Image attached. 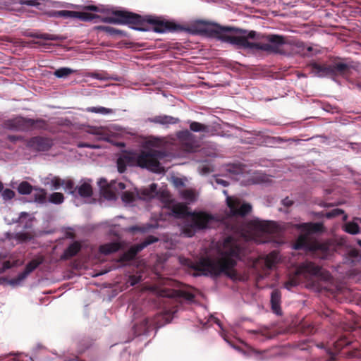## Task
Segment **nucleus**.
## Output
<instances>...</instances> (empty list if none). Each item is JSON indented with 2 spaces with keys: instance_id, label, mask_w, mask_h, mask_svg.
<instances>
[{
  "instance_id": "1",
  "label": "nucleus",
  "mask_w": 361,
  "mask_h": 361,
  "mask_svg": "<svg viewBox=\"0 0 361 361\" xmlns=\"http://www.w3.org/2000/svg\"><path fill=\"white\" fill-rule=\"evenodd\" d=\"M220 35L217 38L224 42L236 46L238 48L261 50L268 53L290 54L300 52L303 47L301 42H293L279 35L260 36L256 31L221 25Z\"/></svg>"
},
{
  "instance_id": "45",
  "label": "nucleus",
  "mask_w": 361,
  "mask_h": 361,
  "mask_svg": "<svg viewBox=\"0 0 361 361\" xmlns=\"http://www.w3.org/2000/svg\"><path fill=\"white\" fill-rule=\"evenodd\" d=\"M182 196L184 199L192 201L195 198L194 192L192 190H184L182 192Z\"/></svg>"
},
{
  "instance_id": "50",
  "label": "nucleus",
  "mask_w": 361,
  "mask_h": 361,
  "mask_svg": "<svg viewBox=\"0 0 361 361\" xmlns=\"http://www.w3.org/2000/svg\"><path fill=\"white\" fill-rule=\"evenodd\" d=\"M84 10L85 11H94L98 13H106V10L104 8H101L97 6L94 5H89L84 7Z\"/></svg>"
},
{
  "instance_id": "16",
  "label": "nucleus",
  "mask_w": 361,
  "mask_h": 361,
  "mask_svg": "<svg viewBox=\"0 0 361 361\" xmlns=\"http://www.w3.org/2000/svg\"><path fill=\"white\" fill-rule=\"evenodd\" d=\"M161 295L167 298H181L188 301H192L195 299V295L185 290H169L164 289L161 292Z\"/></svg>"
},
{
  "instance_id": "36",
  "label": "nucleus",
  "mask_w": 361,
  "mask_h": 361,
  "mask_svg": "<svg viewBox=\"0 0 361 361\" xmlns=\"http://www.w3.org/2000/svg\"><path fill=\"white\" fill-rule=\"evenodd\" d=\"M42 258L34 259L27 264L25 269L30 274L42 263Z\"/></svg>"
},
{
  "instance_id": "51",
  "label": "nucleus",
  "mask_w": 361,
  "mask_h": 361,
  "mask_svg": "<svg viewBox=\"0 0 361 361\" xmlns=\"http://www.w3.org/2000/svg\"><path fill=\"white\" fill-rule=\"evenodd\" d=\"M152 228H153L152 225H147L146 227L145 226L141 227V226H133L131 228V230L133 231H140V232L144 233V232L148 231Z\"/></svg>"
},
{
  "instance_id": "35",
  "label": "nucleus",
  "mask_w": 361,
  "mask_h": 361,
  "mask_svg": "<svg viewBox=\"0 0 361 361\" xmlns=\"http://www.w3.org/2000/svg\"><path fill=\"white\" fill-rule=\"evenodd\" d=\"M345 231L352 235L357 234L360 232V227L357 223L348 222L345 225Z\"/></svg>"
},
{
  "instance_id": "33",
  "label": "nucleus",
  "mask_w": 361,
  "mask_h": 361,
  "mask_svg": "<svg viewBox=\"0 0 361 361\" xmlns=\"http://www.w3.org/2000/svg\"><path fill=\"white\" fill-rule=\"evenodd\" d=\"M86 111L87 112H92L95 114H109L113 113V110L111 109L105 108L103 106H98V107H88L87 108Z\"/></svg>"
},
{
  "instance_id": "10",
  "label": "nucleus",
  "mask_w": 361,
  "mask_h": 361,
  "mask_svg": "<svg viewBox=\"0 0 361 361\" xmlns=\"http://www.w3.org/2000/svg\"><path fill=\"white\" fill-rule=\"evenodd\" d=\"M46 122L42 119L34 120L21 116L6 120L4 122L5 128L16 131H28L32 128H44Z\"/></svg>"
},
{
  "instance_id": "7",
  "label": "nucleus",
  "mask_w": 361,
  "mask_h": 361,
  "mask_svg": "<svg viewBox=\"0 0 361 361\" xmlns=\"http://www.w3.org/2000/svg\"><path fill=\"white\" fill-rule=\"evenodd\" d=\"M323 274L320 266L314 262L306 261L298 265L294 274L290 275L284 283V287L290 290L301 283L302 278L309 280L312 276H322Z\"/></svg>"
},
{
  "instance_id": "4",
  "label": "nucleus",
  "mask_w": 361,
  "mask_h": 361,
  "mask_svg": "<svg viewBox=\"0 0 361 361\" xmlns=\"http://www.w3.org/2000/svg\"><path fill=\"white\" fill-rule=\"evenodd\" d=\"M167 156L164 150L148 149L140 153L126 152L117 159V168L122 173L126 170V166H139L149 169L153 172H160L159 161Z\"/></svg>"
},
{
  "instance_id": "20",
  "label": "nucleus",
  "mask_w": 361,
  "mask_h": 361,
  "mask_svg": "<svg viewBox=\"0 0 361 361\" xmlns=\"http://www.w3.org/2000/svg\"><path fill=\"white\" fill-rule=\"evenodd\" d=\"M298 228L302 231L306 232L307 234L319 233L324 231V225L322 223H303L298 226Z\"/></svg>"
},
{
  "instance_id": "13",
  "label": "nucleus",
  "mask_w": 361,
  "mask_h": 361,
  "mask_svg": "<svg viewBox=\"0 0 361 361\" xmlns=\"http://www.w3.org/2000/svg\"><path fill=\"white\" fill-rule=\"evenodd\" d=\"M250 226L256 231L267 233H276L278 231V226L274 221L254 219L250 222Z\"/></svg>"
},
{
  "instance_id": "41",
  "label": "nucleus",
  "mask_w": 361,
  "mask_h": 361,
  "mask_svg": "<svg viewBox=\"0 0 361 361\" xmlns=\"http://www.w3.org/2000/svg\"><path fill=\"white\" fill-rule=\"evenodd\" d=\"M283 37H285V36H283ZM286 38L287 39H288L289 41H290V42H301V43H302V44H303V47H301V48H300V52L293 53V54H290L289 55H294V54H305V49H307V51L308 52H311V51H312V49H312V47H310V46H309V47H305V44H304V42H301V41L290 39H289V38H288V37H286Z\"/></svg>"
},
{
  "instance_id": "5",
  "label": "nucleus",
  "mask_w": 361,
  "mask_h": 361,
  "mask_svg": "<svg viewBox=\"0 0 361 361\" xmlns=\"http://www.w3.org/2000/svg\"><path fill=\"white\" fill-rule=\"evenodd\" d=\"M171 210L178 218L188 217L181 228L182 233L188 238L194 236L198 231L209 228L215 219L213 215L205 212H189L188 206L183 203L173 204Z\"/></svg>"
},
{
  "instance_id": "26",
  "label": "nucleus",
  "mask_w": 361,
  "mask_h": 361,
  "mask_svg": "<svg viewBox=\"0 0 361 361\" xmlns=\"http://www.w3.org/2000/svg\"><path fill=\"white\" fill-rule=\"evenodd\" d=\"M63 179H61L59 176L50 175L44 178L43 183L44 185H50L52 190H58L60 187L63 186Z\"/></svg>"
},
{
  "instance_id": "2",
  "label": "nucleus",
  "mask_w": 361,
  "mask_h": 361,
  "mask_svg": "<svg viewBox=\"0 0 361 361\" xmlns=\"http://www.w3.org/2000/svg\"><path fill=\"white\" fill-rule=\"evenodd\" d=\"M240 255V247L238 245H232L222 253V257L219 259L201 257L197 261L191 262L189 267L197 271L196 276L216 278L224 274L233 281L241 280L235 269Z\"/></svg>"
},
{
  "instance_id": "14",
  "label": "nucleus",
  "mask_w": 361,
  "mask_h": 361,
  "mask_svg": "<svg viewBox=\"0 0 361 361\" xmlns=\"http://www.w3.org/2000/svg\"><path fill=\"white\" fill-rule=\"evenodd\" d=\"M177 137L181 143L182 149L187 152H193L195 150L194 135L188 130L180 131Z\"/></svg>"
},
{
  "instance_id": "61",
  "label": "nucleus",
  "mask_w": 361,
  "mask_h": 361,
  "mask_svg": "<svg viewBox=\"0 0 361 361\" xmlns=\"http://www.w3.org/2000/svg\"><path fill=\"white\" fill-rule=\"evenodd\" d=\"M216 181L217 183L221 184L225 187L228 185V183L225 180L217 178Z\"/></svg>"
},
{
  "instance_id": "22",
  "label": "nucleus",
  "mask_w": 361,
  "mask_h": 361,
  "mask_svg": "<svg viewBox=\"0 0 361 361\" xmlns=\"http://www.w3.org/2000/svg\"><path fill=\"white\" fill-rule=\"evenodd\" d=\"M152 321L149 318H145L139 324L134 326L135 334L137 336L147 334L152 327Z\"/></svg>"
},
{
  "instance_id": "39",
  "label": "nucleus",
  "mask_w": 361,
  "mask_h": 361,
  "mask_svg": "<svg viewBox=\"0 0 361 361\" xmlns=\"http://www.w3.org/2000/svg\"><path fill=\"white\" fill-rule=\"evenodd\" d=\"M158 238L154 235L147 236L142 243H139V246L142 249V250L146 247L147 246L158 241Z\"/></svg>"
},
{
  "instance_id": "56",
  "label": "nucleus",
  "mask_w": 361,
  "mask_h": 361,
  "mask_svg": "<svg viewBox=\"0 0 361 361\" xmlns=\"http://www.w3.org/2000/svg\"><path fill=\"white\" fill-rule=\"evenodd\" d=\"M282 204L285 206V207H290L293 204V201H292L290 199H289L288 197H286L284 199L282 200Z\"/></svg>"
},
{
  "instance_id": "43",
  "label": "nucleus",
  "mask_w": 361,
  "mask_h": 361,
  "mask_svg": "<svg viewBox=\"0 0 361 361\" xmlns=\"http://www.w3.org/2000/svg\"><path fill=\"white\" fill-rule=\"evenodd\" d=\"M342 214H343V211L341 209L336 208V209H332L330 212H326L324 214V216L326 217L327 219H332L336 216H338Z\"/></svg>"
},
{
  "instance_id": "9",
  "label": "nucleus",
  "mask_w": 361,
  "mask_h": 361,
  "mask_svg": "<svg viewBox=\"0 0 361 361\" xmlns=\"http://www.w3.org/2000/svg\"><path fill=\"white\" fill-rule=\"evenodd\" d=\"M221 29H222L221 25L218 23L203 19H196L191 20L183 30L192 35H207L217 38L218 35H220Z\"/></svg>"
},
{
  "instance_id": "55",
  "label": "nucleus",
  "mask_w": 361,
  "mask_h": 361,
  "mask_svg": "<svg viewBox=\"0 0 361 361\" xmlns=\"http://www.w3.org/2000/svg\"><path fill=\"white\" fill-rule=\"evenodd\" d=\"M8 140L12 142H16L18 140H23V136L21 135H10L8 136Z\"/></svg>"
},
{
  "instance_id": "64",
  "label": "nucleus",
  "mask_w": 361,
  "mask_h": 361,
  "mask_svg": "<svg viewBox=\"0 0 361 361\" xmlns=\"http://www.w3.org/2000/svg\"><path fill=\"white\" fill-rule=\"evenodd\" d=\"M66 236H67L68 238H74L75 235V233H72V232H68V233H66Z\"/></svg>"
},
{
  "instance_id": "42",
  "label": "nucleus",
  "mask_w": 361,
  "mask_h": 361,
  "mask_svg": "<svg viewBox=\"0 0 361 361\" xmlns=\"http://www.w3.org/2000/svg\"><path fill=\"white\" fill-rule=\"evenodd\" d=\"M75 13L74 11H67V10H61L59 11L58 15L59 18H75Z\"/></svg>"
},
{
  "instance_id": "25",
  "label": "nucleus",
  "mask_w": 361,
  "mask_h": 361,
  "mask_svg": "<svg viewBox=\"0 0 361 361\" xmlns=\"http://www.w3.org/2000/svg\"><path fill=\"white\" fill-rule=\"evenodd\" d=\"M97 30L103 31L111 37H126V32L123 30L110 26L99 25L96 27Z\"/></svg>"
},
{
  "instance_id": "17",
  "label": "nucleus",
  "mask_w": 361,
  "mask_h": 361,
  "mask_svg": "<svg viewBox=\"0 0 361 361\" xmlns=\"http://www.w3.org/2000/svg\"><path fill=\"white\" fill-rule=\"evenodd\" d=\"M147 121L154 124L168 126L178 123L179 122V119L171 116L158 115L152 118H148Z\"/></svg>"
},
{
  "instance_id": "31",
  "label": "nucleus",
  "mask_w": 361,
  "mask_h": 361,
  "mask_svg": "<svg viewBox=\"0 0 361 361\" xmlns=\"http://www.w3.org/2000/svg\"><path fill=\"white\" fill-rule=\"evenodd\" d=\"M32 186L27 181L20 183L18 188V191L22 195H29L32 191Z\"/></svg>"
},
{
  "instance_id": "48",
  "label": "nucleus",
  "mask_w": 361,
  "mask_h": 361,
  "mask_svg": "<svg viewBox=\"0 0 361 361\" xmlns=\"http://www.w3.org/2000/svg\"><path fill=\"white\" fill-rule=\"evenodd\" d=\"M21 5H27L30 6H37L39 5V0H18Z\"/></svg>"
},
{
  "instance_id": "52",
  "label": "nucleus",
  "mask_w": 361,
  "mask_h": 361,
  "mask_svg": "<svg viewBox=\"0 0 361 361\" xmlns=\"http://www.w3.org/2000/svg\"><path fill=\"white\" fill-rule=\"evenodd\" d=\"M40 38L46 40H56L59 37L56 35L48 33H44L40 35Z\"/></svg>"
},
{
  "instance_id": "57",
  "label": "nucleus",
  "mask_w": 361,
  "mask_h": 361,
  "mask_svg": "<svg viewBox=\"0 0 361 361\" xmlns=\"http://www.w3.org/2000/svg\"><path fill=\"white\" fill-rule=\"evenodd\" d=\"M349 255L352 257H357L359 256V251L357 250H352L349 252Z\"/></svg>"
},
{
  "instance_id": "21",
  "label": "nucleus",
  "mask_w": 361,
  "mask_h": 361,
  "mask_svg": "<svg viewBox=\"0 0 361 361\" xmlns=\"http://www.w3.org/2000/svg\"><path fill=\"white\" fill-rule=\"evenodd\" d=\"M81 243L78 241H74L64 250L61 256V259L68 260L75 257L81 250Z\"/></svg>"
},
{
  "instance_id": "40",
  "label": "nucleus",
  "mask_w": 361,
  "mask_h": 361,
  "mask_svg": "<svg viewBox=\"0 0 361 361\" xmlns=\"http://www.w3.org/2000/svg\"><path fill=\"white\" fill-rule=\"evenodd\" d=\"M30 274V273L25 269L23 271L19 273L18 276L13 279L11 281V284H18L20 281H23L25 279L27 278V276Z\"/></svg>"
},
{
  "instance_id": "27",
  "label": "nucleus",
  "mask_w": 361,
  "mask_h": 361,
  "mask_svg": "<svg viewBox=\"0 0 361 361\" xmlns=\"http://www.w3.org/2000/svg\"><path fill=\"white\" fill-rule=\"evenodd\" d=\"M279 253L274 250L266 255L264 259L265 266L267 269H271L276 264L279 262Z\"/></svg>"
},
{
  "instance_id": "30",
  "label": "nucleus",
  "mask_w": 361,
  "mask_h": 361,
  "mask_svg": "<svg viewBox=\"0 0 361 361\" xmlns=\"http://www.w3.org/2000/svg\"><path fill=\"white\" fill-rule=\"evenodd\" d=\"M317 346L323 350L325 361H336L335 353L330 348H325L323 343L317 344Z\"/></svg>"
},
{
  "instance_id": "38",
  "label": "nucleus",
  "mask_w": 361,
  "mask_h": 361,
  "mask_svg": "<svg viewBox=\"0 0 361 361\" xmlns=\"http://www.w3.org/2000/svg\"><path fill=\"white\" fill-rule=\"evenodd\" d=\"M39 192L34 195L35 201L39 203H44L47 197V192L44 189H36Z\"/></svg>"
},
{
  "instance_id": "6",
  "label": "nucleus",
  "mask_w": 361,
  "mask_h": 361,
  "mask_svg": "<svg viewBox=\"0 0 361 361\" xmlns=\"http://www.w3.org/2000/svg\"><path fill=\"white\" fill-rule=\"evenodd\" d=\"M307 67L310 69V73L313 76L334 78L349 75L352 66L343 62L341 59H336L329 64L311 61Z\"/></svg>"
},
{
  "instance_id": "49",
  "label": "nucleus",
  "mask_w": 361,
  "mask_h": 361,
  "mask_svg": "<svg viewBox=\"0 0 361 361\" xmlns=\"http://www.w3.org/2000/svg\"><path fill=\"white\" fill-rule=\"evenodd\" d=\"M16 238L20 241H27L31 239V235L27 233H18Z\"/></svg>"
},
{
  "instance_id": "34",
  "label": "nucleus",
  "mask_w": 361,
  "mask_h": 361,
  "mask_svg": "<svg viewBox=\"0 0 361 361\" xmlns=\"http://www.w3.org/2000/svg\"><path fill=\"white\" fill-rule=\"evenodd\" d=\"M49 201L55 204H59L63 202L64 196L61 192H55L50 195Z\"/></svg>"
},
{
  "instance_id": "53",
  "label": "nucleus",
  "mask_w": 361,
  "mask_h": 361,
  "mask_svg": "<svg viewBox=\"0 0 361 361\" xmlns=\"http://www.w3.org/2000/svg\"><path fill=\"white\" fill-rule=\"evenodd\" d=\"M140 281V276H136L135 275H132L129 277V281L128 282L130 283V286H133L135 285H136L137 283H138Z\"/></svg>"
},
{
  "instance_id": "59",
  "label": "nucleus",
  "mask_w": 361,
  "mask_h": 361,
  "mask_svg": "<svg viewBox=\"0 0 361 361\" xmlns=\"http://www.w3.org/2000/svg\"><path fill=\"white\" fill-rule=\"evenodd\" d=\"M58 13H59V11H51L48 13V15L50 17L59 18Z\"/></svg>"
},
{
  "instance_id": "15",
  "label": "nucleus",
  "mask_w": 361,
  "mask_h": 361,
  "mask_svg": "<svg viewBox=\"0 0 361 361\" xmlns=\"http://www.w3.org/2000/svg\"><path fill=\"white\" fill-rule=\"evenodd\" d=\"M190 130L195 133H203L205 136H212L216 134V129L210 125H205L197 121L190 122Z\"/></svg>"
},
{
  "instance_id": "8",
  "label": "nucleus",
  "mask_w": 361,
  "mask_h": 361,
  "mask_svg": "<svg viewBox=\"0 0 361 361\" xmlns=\"http://www.w3.org/2000/svg\"><path fill=\"white\" fill-rule=\"evenodd\" d=\"M293 247L295 250L312 252L322 259L327 258L330 255V249L328 244L313 240L307 234L300 235L293 243Z\"/></svg>"
},
{
  "instance_id": "37",
  "label": "nucleus",
  "mask_w": 361,
  "mask_h": 361,
  "mask_svg": "<svg viewBox=\"0 0 361 361\" xmlns=\"http://www.w3.org/2000/svg\"><path fill=\"white\" fill-rule=\"evenodd\" d=\"M62 187H64L66 190L73 195L75 193L76 190V188H75V183L71 179H63Z\"/></svg>"
},
{
  "instance_id": "58",
  "label": "nucleus",
  "mask_w": 361,
  "mask_h": 361,
  "mask_svg": "<svg viewBox=\"0 0 361 361\" xmlns=\"http://www.w3.org/2000/svg\"><path fill=\"white\" fill-rule=\"evenodd\" d=\"M1 267L6 271L11 267V264L9 261H6L3 263Z\"/></svg>"
},
{
  "instance_id": "44",
  "label": "nucleus",
  "mask_w": 361,
  "mask_h": 361,
  "mask_svg": "<svg viewBox=\"0 0 361 361\" xmlns=\"http://www.w3.org/2000/svg\"><path fill=\"white\" fill-rule=\"evenodd\" d=\"M122 200L126 203H131L135 201V195L133 192L126 191L122 195Z\"/></svg>"
},
{
  "instance_id": "63",
  "label": "nucleus",
  "mask_w": 361,
  "mask_h": 361,
  "mask_svg": "<svg viewBox=\"0 0 361 361\" xmlns=\"http://www.w3.org/2000/svg\"><path fill=\"white\" fill-rule=\"evenodd\" d=\"M79 147H89V148H96L94 145H89V144H79Z\"/></svg>"
},
{
  "instance_id": "32",
  "label": "nucleus",
  "mask_w": 361,
  "mask_h": 361,
  "mask_svg": "<svg viewBox=\"0 0 361 361\" xmlns=\"http://www.w3.org/2000/svg\"><path fill=\"white\" fill-rule=\"evenodd\" d=\"M74 71L73 69L63 67L56 70L54 73V75L59 78H63L68 77Z\"/></svg>"
},
{
  "instance_id": "11",
  "label": "nucleus",
  "mask_w": 361,
  "mask_h": 361,
  "mask_svg": "<svg viewBox=\"0 0 361 361\" xmlns=\"http://www.w3.org/2000/svg\"><path fill=\"white\" fill-rule=\"evenodd\" d=\"M226 204L230 209L231 216L244 217L250 213L252 209L250 203H242L240 199L234 197H227Z\"/></svg>"
},
{
  "instance_id": "18",
  "label": "nucleus",
  "mask_w": 361,
  "mask_h": 361,
  "mask_svg": "<svg viewBox=\"0 0 361 361\" xmlns=\"http://www.w3.org/2000/svg\"><path fill=\"white\" fill-rule=\"evenodd\" d=\"M157 185L156 183H152L148 188H144L137 190V195L140 200H149L157 196Z\"/></svg>"
},
{
  "instance_id": "23",
  "label": "nucleus",
  "mask_w": 361,
  "mask_h": 361,
  "mask_svg": "<svg viewBox=\"0 0 361 361\" xmlns=\"http://www.w3.org/2000/svg\"><path fill=\"white\" fill-rule=\"evenodd\" d=\"M141 250L142 249L138 244L132 246L120 257L119 262H128L133 260Z\"/></svg>"
},
{
  "instance_id": "60",
  "label": "nucleus",
  "mask_w": 361,
  "mask_h": 361,
  "mask_svg": "<svg viewBox=\"0 0 361 361\" xmlns=\"http://www.w3.org/2000/svg\"><path fill=\"white\" fill-rule=\"evenodd\" d=\"M211 169L209 166H202V169H201V172L203 173V174H207V173H209L211 172Z\"/></svg>"
},
{
  "instance_id": "46",
  "label": "nucleus",
  "mask_w": 361,
  "mask_h": 361,
  "mask_svg": "<svg viewBox=\"0 0 361 361\" xmlns=\"http://www.w3.org/2000/svg\"><path fill=\"white\" fill-rule=\"evenodd\" d=\"M349 343V341H346L345 338H343L335 342L334 347L336 348V350L338 351L340 350V349H341L345 345H348Z\"/></svg>"
},
{
  "instance_id": "62",
  "label": "nucleus",
  "mask_w": 361,
  "mask_h": 361,
  "mask_svg": "<svg viewBox=\"0 0 361 361\" xmlns=\"http://www.w3.org/2000/svg\"><path fill=\"white\" fill-rule=\"evenodd\" d=\"M306 331L309 334H314L315 332L314 326H312V324H309L307 326V329L306 330Z\"/></svg>"
},
{
  "instance_id": "28",
  "label": "nucleus",
  "mask_w": 361,
  "mask_h": 361,
  "mask_svg": "<svg viewBox=\"0 0 361 361\" xmlns=\"http://www.w3.org/2000/svg\"><path fill=\"white\" fill-rule=\"evenodd\" d=\"M104 17H100L99 15L90 13L88 12H79L76 11L75 13V18H78L83 22H91L96 19H99L100 21L103 22L102 20Z\"/></svg>"
},
{
  "instance_id": "47",
  "label": "nucleus",
  "mask_w": 361,
  "mask_h": 361,
  "mask_svg": "<svg viewBox=\"0 0 361 361\" xmlns=\"http://www.w3.org/2000/svg\"><path fill=\"white\" fill-rule=\"evenodd\" d=\"M15 196V192L11 189H6L2 192V197L5 200H11Z\"/></svg>"
},
{
  "instance_id": "54",
  "label": "nucleus",
  "mask_w": 361,
  "mask_h": 361,
  "mask_svg": "<svg viewBox=\"0 0 361 361\" xmlns=\"http://www.w3.org/2000/svg\"><path fill=\"white\" fill-rule=\"evenodd\" d=\"M111 187L115 188V189H118V190H124L126 188V185L125 183H116V182H113L111 183Z\"/></svg>"
},
{
  "instance_id": "24",
  "label": "nucleus",
  "mask_w": 361,
  "mask_h": 361,
  "mask_svg": "<svg viewBox=\"0 0 361 361\" xmlns=\"http://www.w3.org/2000/svg\"><path fill=\"white\" fill-rule=\"evenodd\" d=\"M121 247V243L117 242H111L100 245L99 247V251L100 253L107 255L118 251Z\"/></svg>"
},
{
  "instance_id": "19",
  "label": "nucleus",
  "mask_w": 361,
  "mask_h": 361,
  "mask_svg": "<svg viewBox=\"0 0 361 361\" xmlns=\"http://www.w3.org/2000/svg\"><path fill=\"white\" fill-rule=\"evenodd\" d=\"M271 307L274 313L281 315L282 314L281 303V293L279 289H274L271 293Z\"/></svg>"
},
{
  "instance_id": "3",
  "label": "nucleus",
  "mask_w": 361,
  "mask_h": 361,
  "mask_svg": "<svg viewBox=\"0 0 361 361\" xmlns=\"http://www.w3.org/2000/svg\"><path fill=\"white\" fill-rule=\"evenodd\" d=\"M111 13L114 16L102 18L103 23L128 25L130 28L140 31H148L152 25V30L158 33L182 31L184 29V26L159 17L147 16L143 18L137 13L118 10L112 11Z\"/></svg>"
},
{
  "instance_id": "29",
  "label": "nucleus",
  "mask_w": 361,
  "mask_h": 361,
  "mask_svg": "<svg viewBox=\"0 0 361 361\" xmlns=\"http://www.w3.org/2000/svg\"><path fill=\"white\" fill-rule=\"evenodd\" d=\"M78 192L82 197H90L92 195V186L89 183H84L78 188Z\"/></svg>"
},
{
  "instance_id": "12",
  "label": "nucleus",
  "mask_w": 361,
  "mask_h": 361,
  "mask_svg": "<svg viewBox=\"0 0 361 361\" xmlns=\"http://www.w3.org/2000/svg\"><path fill=\"white\" fill-rule=\"evenodd\" d=\"M27 147L37 152L48 151L53 145L51 139L41 136L32 137L27 141Z\"/></svg>"
}]
</instances>
